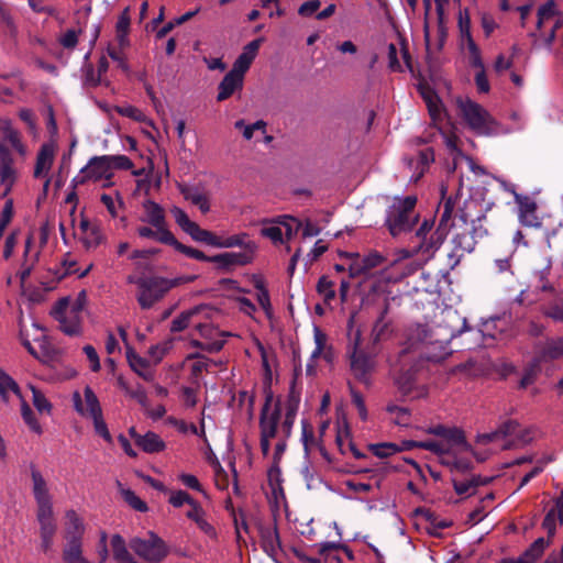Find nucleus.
Listing matches in <instances>:
<instances>
[{
  "label": "nucleus",
  "instance_id": "obj_8",
  "mask_svg": "<svg viewBox=\"0 0 563 563\" xmlns=\"http://www.w3.org/2000/svg\"><path fill=\"white\" fill-rule=\"evenodd\" d=\"M194 253H186V256L202 262L216 263L220 269L229 271L235 266H244L252 262V251L227 252L213 256H208L203 252L190 246Z\"/></svg>",
  "mask_w": 563,
  "mask_h": 563
},
{
  "label": "nucleus",
  "instance_id": "obj_7",
  "mask_svg": "<svg viewBox=\"0 0 563 563\" xmlns=\"http://www.w3.org/2000/svg\"><path fill=\"white\" fill-rule=\"evenodd\" d=\"M130 548L146 563H161L169 553L166 542L154 532L148 533V539H131Z\"/></svg>",
  "mask_w": 563,
  "mask_h": 563
},
{
  "label": "nucleus",
  "instance_id": "obj_44",
  "mask_svg": "<svg viewBox=\"0 0 563 563\" xmlns=\"http://www.w3.org/2000/svg\"><path fill=\"white\" fill-rule=\"evenodd\" d=\"M187 234L197 242L206 243L216 247L218 246L219 236L211 231L200 228L197 223H195Z\"/></svg>",
  "mask_w": 563,
  "mask_h": 563
},
{
  "label": "nucleus",
  "instance_id": "obj_13",
  "mask_svg": "<svg viewBox=\"0 0 563 563\" xmlns=\"http://www.w3.org/2000/svg\"><path fill=\"white\" fill-rule=\"evenodd\" d=\"M341 256L353 260L349 268L351 277L366 275L369 271L383 265L387 261V258L377 251H372L364 256L357 253H341Z\"/></svg>",
  "mask_w": 563,
  "mask_h": 563
},
{
  "label": "nucleus",
  "instance_id": "obj_3",
  "mask_svg": "<svg viewBox=\"0 0 563 563\" xmlns=\"http://www.w3.org/2000/svg\"><path fill=\"white\" fill-rule=\"evenodd\" d=\"M446 187L441 186V202L438 207L441 210L438 228L427 238L419 241L416 252H420L427 260L431 258L443 244L449 231L456 227L453 221V212L459 201L457 196H445Z\"/></svg>",
  "mask_w": 563,
  "mask_h": 563
},
{
  "label": "nucleus",
  "instance_id": "obj_63",
  "mask_svg": "<svg viewBox=\"0 0 563 563\" xmlns=\"http://www.w3.org/2000/svg\"><path fill=\"white\" fill-rule=\"evenodd\" d=\"M172 214L175 218L176 223L188 233L189 230L195 225L196 222L191 221L187 213L179 207H173L170 209Z\"/></svg>",
  "mask_w": 563,
  "mask_h": 563
},
{
  "label": "nucleus",
  "instance_id": "obj_25",
  "mask_svg": "<svg viewBox=\"0 0 563 563\" xmlns=\"http://www.w3.org/2000/svg\"><path fill=\"white\" fill-rule=\"evenodd\" d=\"M563 358V336L548 339L537 352L536 362H552Z\"/></svg>",
  "mask_w": 563,
  "mask_h": 563
},
{
  "label": "nucleus",
  "instance_id": "obj_5",
  "mask_svg": "<svg viewBox=\"0 0 563 563\" xmlns=\"http://www.w3.org/2000/svg\"><path fill=\"white\" fill-rule=\"evenodd\" d=\"M423 360L410 357L409 350H401L394 365V380L402 396L410 395L416 387V375L420 369Z\"/></svg>",
  "mask_w": 563,
  "mask_h": 563
},
{
  "label": "nucleus",
  "instance_id": "obj_11",
  "mask_svg": "<svg viewBox=\"0 0 563 563\" xmlns=\"http://www.w3.org/2000/svg\"><path fill=\"white\" fill-rule=\"evenodd\" d=\"M459 108L463 119L472 130L484 132L489 128L492 118L481 104L470 99L459 100Z\"/></svg>",
  "mask_w": 563,
  "mask_h": 563
},
{
  "label": "nucleus",
  "instance_id": "obj_24",
  "mask_svg": "<svg viewBox=\"0 0 563 563\" xmlns=\"http://www.w3.org/2000/svg\"><path fill=\"white\" fill-rule=\"evenodd\" d=\"M54 158L55 145L53 143L42 144L36 155V163L33 176L35 178L46 177L53 166Z\"/></svg>",
  "mask_w": 563,
  "mask_h": 563
},
{
  "label": "nucleus",
  "instance_id": "obj_55",
  "mask_svg": "<svg viewBox=\"0 0 563 563\" xmlns=\"http://www.w3.org/2000/svg\"><path fill=\"white\" fill-rule=\"evenodd\" d=\"M21 404V415L24 420V422L29 426V428L35 432L36 434H42L43 430L40 424V422L36 420L34 412L32 411L31 407L27 405V402L22 398Z\"/></svg>",
  "mask_w": 563,
  "mask_h": 563
},
{
  "label": "nucleus",
  "instance_id": "obj_22",
  "mask_svg": "<svg viewBox=\"0 0 563 563\" xmlns=\"http://www.w3.org/2000/svg\"><path fill=\"white\" fill-rule=\"evenodd\" d=\"M302 427V433H301V440L303 443V448L307 454H310L312 451L318 450L321 454V456L328 462L332 463L333 460L330 455V453L327 451L325 446L322 443L321 439H317L314 437L313 427L311 423H309L307 420H303L301 423Z\"/></svg>",
  "mask_w": 563,
  "mask_h": 563
},
{
  "label": "nucleus",
  "instance_id": "obj_15",
  "mask_svg": "<svg viewBox=\"0 0 563 563\" xmlns=\"http://www.w3.org/2000/svg\"><path fill=\"white\" fill-rule=\"evenodd\" d=\"M18 173L10 150L0 143V185L4 187L2 198L7 197L16 181Z\"/></svg>",
  "mask_w": 563,
  "mask_h": 563
},
{
  "label": "nucleus",
  "instance_id": "obj_36",
  "mask_svg": "<svg viewBox=\"0 0 563 563\" xmlns=\"http://www.w3.org/2000/svg\"><path fill=\"white\" fill-rule=\"evenodd\" d=\"M186 517L192 520L198 528L208 536H216V530L206 519V512L201 505L196 500L186 512Z\"/></svg>",
  "mask_w": 563,
  "mask_h": 563
},
{
  "label": "nucleus",
  "instance_id": "obj_41",
  "mask_svg": "<svg viewBox=\"0 0 563 563\" xmlns=\"http://www.w3.org/2000/svg\"><path fill=\"white\" fill-rule=\"evenodd\" d=\"M13 393L22 399L18 383L0 367V397L3 402H9V393Z\"/></svg>",
  "mask_w": 563,
  "mask_h": 563
},
{
  "label": "nucleus",
  "instance_id": "obj_18",
  "mask_svg": "<svg viewBox=\"0 0 563 563\" xmlns=\"http://www.w3.org/2000/svg\"><path fill=\"white\" fill-rule=\"evenodd\" d=\"M84 396L85 405L82 402L80 394L78 391L74 393L73 400L76 411L81 416H88L90 418H95L97 416L102 415V409L98 400V397L89 386L85 388Z\"/></svg>",
  "mask_w": 563,
  "mask_h": 563
},
{
  "label": "nucleus",
  "instance_id": "obj_30",
  "mask_svg": "<svg viewBox=\"0 0 563 563\" xmlns=\"http://www.w3.org/2000/svg\"><path fill=\"white\" fill-rule=\"evenodd\" d=\"M242 87L243 78L235 75V73L229 71L219 84L217 100L224 101L229 99L236 90H241Z\"/></svg>",
  "mask_w": 563,
  "mask_h": 563
},
{
  "label": "nucleus",
  "instance_id": "obj_62",
  "mask_svg": "<svg viewBox=\"0 0 563 563\" xmlns=\"http://www.w3.org/2000/svg\"><path fill=\"white\" fill-rule=\"evenodd\" d=\"M32 393H33V405L40 412H46L51 413L52 411V404L47 400L45 395L35 388L34 386H31Z\"/></svg>",
  "mask_w": 563,
  "mask_h": 563
},
{
  "label": "nucleus",
  "instance_id": "obj_26",
  "mask_svg": "<svg viewBox=\"0 0 563 563\" xmlns=\"http://www.w3.org/2000/svg\"><path fill=\"white\" fill-rule=\"evenodd\" d=\"M31 477L33 482V494L36 506L38 507L52 505V497L48 492L47 483L35 465H31Z\"/></svg>",
  "mask_w": 563,
  "mask_h": 563
},
{
  "label": "nucleus",
  "instance_id": "obj_59",
  "mask_svg": "<svg viewBox=\"0 0 563 563\" xmlns=\"http://www.w3.org/2000/svg\"><path fill=\"white\" fill-rule=\"evenodd\" d=\"M122 496L124 501L132 507L134 510L145 512L148 507L145 501H143L131 489H123Z\"/></svg>",
  "mask_w": 563,
  "mask_h": 563
},
{
  "label": "nucleus",
  "instance_id": "obj_4",
  "mask_svg": "<svg viewBox=\"0 0 563 563\" xmlns=\"http://www.w3.org/2000/svg\"><path fill=\"white\" fill-rule=\"evenodd\" d=\"M416 203L417 198L408 196L395 201L389 208L386 227L394 238L410 231L418 222L419 216L415 210Z\"/></svg>",
  "mask_w": 563,
  "mask_h": 563
},
{
  "label": "nucleus",
  "instance_id": "obj_40",
  "mask_svg": "<svg viewBox=\"0 0 563 563\" xmlns=\"http://www.w3.org/2000/svg\"><path fill=\"white\" fill-rule=\"evenodd\" d=\"M444 441L451 446L452 451L473 452L471 444L466 441L465 433L462 429L450 428Z\"/></svg>",
  "mask_w": 563,
  "mask_h": 563
},
{
  "label": "nucleus",
  "instance_id": "obj_2",
  "mask_svg": "<svg viewBox=\"0 0 563 563\" xmlns=\"http://www.w3.org/2000/svg\"><path fill=\"white\" fill-rule=\"evenodd\" d=\"M197 279L196 275L180 276L176 278H165L162 276H129L128 282L137 287L136 300L144 310L151 309L159 302L169 290L184 284L192 283Z\"/></svg>",
  "mask_w": 563,
  "mask_h": 563
},
{
  "label": "nucleus",
  "instance_id": "obj_49",
  "mask_svg": "<svg viewBox=\"0 0 563 563\" xmlns=\"http://www.w3.org/2000/svg\"><path fill=\"white\" fill-rule=\"evenodd\" d=\"M187 360H195L191 365V375L195 377H199L205 372H209L210 364L213 362L200 353H191L187 356Z\"/></svg>",
  "mask_w": 563,
  "mask_h": 563
},
{
  "label": "nucleus",
  "instance_id": "obj_51",
  "mask_svg": "<svg viewBox=\"0 0 563 563\" xmlns=\"http://www.w3.org/2000/svg\"><path fill=\"white\" fill-rule=\"evenodd\" d=\"M247 238L246 233L235 234L228 238L219 236L218 246L217 247H234V246H244L247 249L246 251L253 252L252 243H245V239Z\"/></svg>",
  "mask_w": 563,
  "mask_h": 563
},
{
  "label": "nucleus",
  "instance_id": "obj_32",
  "mask_svg": "<svg viewBox=\"0 0 563 563\" xmlns=\"http://www.w3.org/2000/svg\"><path fill=\"white\" fill-rule=\"evenodd\" d=\"M180 192L187 201L197 206L203 214L210 211V197L207 192L188 186H181Z\"/></svg>",
  "mask_w": 563,
  "mask_h": 563
},
{
  "label": "nucleus",
  "instance_id": "obj_56",
  "mask_svg": "<svg viewBox=\"0 0 563 563\" xmlns=\"http://www.w3.org/2000/svg\"><path fill=\"white\" fill-rule=\"evenodd\" d=\"M368 450L377 457L384 459L388 457L397 452H400L402 449L398 448L395 443H377L369 444Z\"/></svg>",
  "mask_w": 563,
  "mask_h": 563
},
{
  "label": "nucleus",
  "instance_id": "obj_14",
  "mask_svg": "<svg viewBox=\"0 0 563 563\" xmlns=\"http://www.w3.org/2000/svg\"><path fill=\"white\" fill-rule=\"evenodd\" d=\"M139 227L136 233L143 239H153L162 244L170 245L181 254L194 253L190 246L180 243L167 227Z\"/></svg>",
  "mask_w": 563,
  "mask_h": 563
},
{
  "label": "nucleus",
  "instance_id": "obj_23",
  "mask_svg": "<svg viewBox=\"0 0 563 563\" xmlns=\"http://www.w3.org/2000/svg\"><path fill=\"white\" fill-rule=\"evenodd\" d=\"M34 244V234L31 232L27 234L25 240L24 253H23V262L21 265V271L19 272V278L21 284H24L27 278L31 276L32 271L35 265L40 261L41 251H35L32 253L31 249Z\"/></svg>",
  "mask_w": 563,
  "mask_h": 563
},
{
  "label": "nucleus",
  "instance_id": "obj_10",
  "mask_svg": "<svg viewBox=\"0 0 563 563\" xmlns=\"http://www.w3.org/2000/svg\"><path fill=\"white\" fill-rule=\"evenodd\" d=\"M51 316L58 321L59 329L67 335L81 333V316L68 310V298H60L51 311Z\"/></svg>",
  "mask_w": 563,
  "mask_h": 563
},
{
  "label": "nucleus",
  "instance_id": "obj_31",
  "mask_svg": "<svg viewBox=\"0 0 563 563\" xmlns=\"http://www.w3.org/2000/svg\"><path fill=\"white\" fill-rule=\"evenodd\" d=\"M261 543L264 551L275 554L280 549V540L276 525L262 526L260 528Z\"/></svg>",
  "mask_w": 563,
  "mask_h": 563
},
{
  "label": "nucleus",
  "instance_id": "obj_21",
  "mask_svg": "<svg viewBox=\"0 0 563 563\" xmlns=\"http://www.w3.org/2000/svg\"><path fill=\"white\" fill-rule=\"evenodd\" d=\"M335 444L342 455H345L350 452L356 460L366 457V455L362 453L354 444L349 424L345 421L342 426L338 424Z\"/></svg>",
  "mask_w": 563,
  "mask_h": 563
},
{
  "label": "nucleus",
  "instance_id": "obj_1",
  "mask_svg": "<svg viewBox=\"0 0 563 563\" xmlns=\"http://www.w3.org/2000/svg\"><path fill=\"white\" fill-rule=\"evenodd\" d=\"M265 401L260 413V446L262 454L268 456L271 451V440L280 435L278 442L275 445L274 451V464L278 465L285 450L286 442L289 437L280 433L278 428L282 419V407L280 401L277 400L274 405V394L271 387V377L267 378L264 386Z\"/></svg>",
  "mask_w": 563,
  "mask_h": 563
},
{
  "label": "nucleus",
  "instance_id": "obj_54",
  "mask_svg": "<svg viewBox=\"0 0 563 563\" xmlns=\"http://www.w3.org/2000/svg\"><path fill=\"white\" fill-rule=\"evenodd\" d=\"M340 550L344 551L350 559L353 558L351 550L347 547L342 545L340 543L324 542L318 545V553L321 556H324L325 559L332 558L338 560V558L333 555V553Z\"/></svg>",
  "mask_w": 563,
  "mask_h": 563
},
{
  "label": "nucleus",
  "instance_id": "obj_42",
  "mask_svg": "<svg viewBox=\"0 0 563 563\" xmlns=\"http://www.w3.org/2000/svg\"><path fill=\"white\" fill-rule=\"evenodd\" d=\"M110 545L112 550V556L117 563H122L132 556L122 536L113 534L110 541Z\"/></svg>",
  "mask_w": 563,
  "mask_h": 563
},
{
  "label": "nucleus",
  "instance_id": "obj_35",
  "mask_svg": "<svg viewBox=\"0 0 563 563\" xmlns=\"http://www.w3.org/2000/svg\"><path fill=\"white\" fill-rule=\"evenodd\" d=\"M299 406V398L295 396L292 393L288 396L286 402V412L284 416V420L279 422L278 428L280 429V433L285 434V437H290L292 426L295 422V417L297 415Z\"/></svg>",
  "mask_w": 563,
  "mask_h": 563
},
{
  "label": "nucleus",
  "instance_id": "obj_64",
  "mask_svg": "<svg viewBox=\"0 0 563 563\" xmlns=\"http://www.w3.org/2000/svg\"><path fill=\"white\" fill-rule=\"evenodd\" d=\"M253 60V58L242 53L234 62L230 71L235 73V75H239L241 78H244V74L249 70Z\"/></svg>",
  "mask_w": 563,
  "mask_h": 563
},
{
  "label": "nucleus",
  "instance_id": "obj_9",
  "mask_svg": "<svg viewBox=\"0 0 563 563\" xmlns=\"http://www.w3.org/2000/svg\"><path fill=\"white\" fill-rule=\"evenodd\" d=\"M429 338V330L426 325L415 324L406 330V341L402 350L410 351V357L428 362L439 363L441 357L432 356L424 351V343Z\"/></svg>",
  "mask_w": 563,
  "mask_h": 563
},
{
  "label": "nucleus",
  "instance_id": "obj_37",
  "mask_svg": "<svg viewBox=\"0 0 563 563\" xmlns=\"http://www.w3.org/2000/svg\"><path fill=\"white\" fill-rule=\"evenodd\" d=\"M67 543L63 549V560L65 563H90L82 555L81 539H66Z\"/></svg>",
  "mask_w": 563,
  "mask_h": 563
},
{
  "label": "nucleus",
  "instance_id": "obj_20",
  "mask_svg": "<svg viewBox=\"0 0 563 563\" xmlns=\"http://www.w3.org/2000/svg\"><path fill=\"white\" fill-rule=\"evenodd\" d=\"M129 434L135 444L145 453H158L165 450L166 444L155 432L148 431L145 434H139L134 427L130 428Z\"/></svg>",
  "mask_w": 563,
  "mask_h": 563
},
{
  "label": "nucleus",
  "instance_id": "obj_16",
  "mask_svg": "<svg viewBox=\"0 0 563 563\" xmlns=\"http://www.w3.org/2000/svg\"><path fill=\"white\" fill-rule=\"evenodd\" d=\"M389 310V299L385 298L383 307L380 308L377 319L375 320L371 331L373 345H376L377 343L383 341H387L388 339L391 338L394 333L393 320L387 318Z\"/></svg>",
  "mask_w": 563,
  "mask_h": 563
},
{
  "label": "nucleus",
  "instance_id": "obj_46",
  "mask_svg": "<svg viewBox=\"0 0 563 563\" xmlns=\"http://www.w3.org/2000/svg\"><path fill=\"white\" fill-rule=\"evenodd\" d=\"M519 428V423L516 420H507L503 422L496 431L484 434L482 438L485 442H490L498 437H507L517 434V430Z\"/></svg>",
  "mask_w": 563,
  "mask_h": 563
},
{
  "label": "nucleus",
  "instance_id": "obj_6",
  "mask_svg": "<svg viewBox=\"0 0 563 563\" xmlns=\"http://www.w3.org/2000/svg\"><path fill=\"white\" fill-rule=\"evenodd\" d=\"M362 332L357 329L351 338L349 346L350 367L353 376L361 383L368 385L372 372L374 371V355L361 347Z\"/></svg>",
  "mask_w": 563,
  "mask_h": 563
},
{
  "label": "nucleus",
  "instance_id": "obj_33",
  "mask_svg": "<svg viewBox=\"0 0 563 563\" xmlns=\"http://www.w3.org/2000/svg\"><path fill=\"white\" fill-rule=\"evenodd\" d=\"M126 360L130 367L144 380L152 382L154 379V373L148 371L150 362L140 356L133 349H128Z\"/></svg>",
  "mask_w": 563,
  "mask_h": 563
},
{
  "label": "nucleus",
  "instance_id": "obj_48",
  "mask_svg": "<svg viewBox=\"0 0 563 563\" xmlns=\"http://www.w3.org/2000/svg\"><path fill=\"white\" fill-rule=\"evenodd\" d=\"M254 287L257 290V301H258L260 306L266 312V314L269 317L272 314V303H271L269 292L265 286L264 279L261 277L255 278Z\"/></svg>",
  "mask_w": 563,
  "mask_h": 563
},
{
  "label": "nucleus",
  "instance_id": "obj_50",
  "mask_svg": "<svg viewBox=\"0 0 563 563\" xmlns=\"http://www.w3.org/2000/svg\"><path fill=\"white\" fill-rule=\"evenodd\" d=\"M453 243L462 252L471 253L475 249L476 240L470 231H464L455 234Z\"/></svg>",
  "mask_w": 563,
  "mask_h": 563
},
{
  "label": "nucleus",
  "instance_id": "obj_28",
  "mask_svg": "<svg viewBox=\"0 0 563 563\" xmlns=\"http://www.w3.org/2000/svg\"><path fill=\"white\" fill-rule=\"evenodd\" d=\"M516 202L519 205L520 221L525 225L537 227L539 219L537 217V203L528 196L516 195Z\"/></svg>",
  "mask_w": 563,
  "mask_h": 563
},
{
  "label": "nucleus",
  "instance_id": "obj_52",
  "mask_svg": "<svg viewBox=\"0 0 563 563\" xmlns=\"http://www.w3.org/2000/svg\"><path fill=\"white\" fill-rule=\"evenodd\" d=\"M548 545L549 541L547 542L543 538H538L521 556L531 563H536Z\"/></svg>",
  "mask_w": 563,
  "mask_h": 563
},
{
  "label": "nucleus",
  "instance_id": "obj_12",
  "mask_svg": "<svg viewBox=\"0 0 563 563\" xmlns=\"http://www.w3.org/2000/svg\"><path fill=\"white\" fill-rule=\"evenodd\" d=\"M36 519L40 525L41 549L46 553L51 550L57 531L53 505L38 506L36 508Z\"/></svg>",
  "mask_w": 563,
  "mask_h": 563
},
{
  "label": "nucleus",
  "instance_id": "obj_34",
  "mask_svg": "<svg viewBox=\"0 0 563 563\" xmlns=\"http://www.w3.org/2000/svg\"><path fill=\"white\" fill-rule=\"evenodd\" d=\"M80 230L81 241L86 249H96L102 243L103 234L98 225L91 224L88 220H81Z\"/></svg>",
  "mask_w": 563,
  "mask_h": 563
},
{
  "label": "nucleus",
  "instance_id": "obj_19",
  "mask_svg": "<svg viewBox=\"0 0 563 563\" xmlns=\"http://www.w3.org/2000/svg\"><path fill=\"white\" fill-rule=\"evenodd\" d=\"M81 174L84 176L82 179L79 180L80 184L88 179H92L95 181L102 178L110 179L112 177V172L110 169L108 157L106 155L92 157L88 165L81 169Z\"/></svg>",
  "mask_w": 563,
  "mask_h": 563
},
{
  "label": "nucleus",
  "instance_id": "obj_39",
  "mask_svg": "<svg viewBox=\"0 0 563 563\" xmlns=\"http://www.w3.org/2000/svg\"><path fill=\"white\" fill-rule=\"evenodd\" d=\"M490 478H482L481 476L473 475L465 481L452 479L453 488L457 495L472 496L475 494L476 488L481 485H487Z\"/></svg>",
  "mask_w": 563,
  "mask_h": 563
},
{
  "label": "nucleus",
  "instance_id": "obj_61",
  "mask_svg": "<svg viewBox=\"0 0 563 563\" xmlns=\"http://www.w3.org/2000/svg\"><path fill=\"white\" fill-rule=\"evenodd\" d=\"M81 30H67L58 37V43L66 49H74L78 44V37Z\"/></svg>",
  "mask_w": 563,
  "mask_h": 563
},
{
  "label": "nucleus",
  "instance_id": "obj_58",
  "mask_svg": "<svg viewBox=\"0 0 563 563\" xmlns=\"http://www.w3.org/2000/svg\"><path fill=\"white\" fill-rule=\"evenodd\" d=\"M130 27V14L129 9L126 8L120 15L117 22V34L120 46L125 45L126 43V34Z\"/></svg>",
  "mask_w": 563,
  "mask_h": 563
},
{
  "label": "nucleus",
  "instance_id": "obj_47",
  "mask_svg": "<svg viewBox=\"0 0 563 563\" xmlns=\"http://www.w3.org/2000/svg\"><path fill=\"white\" fill-rule=\"evenodd\" d=\"M201 308L196 307L188 311L181 312L176 319L172 321L170 331L180 332L187 329L191 324V320L200 312Z\"/></svg>",
  "mask_w": 563,
  "mask_h": 563
},
{
  "label": "nucleus",
  "instance_id": "obj_17",
  "mask_svg": "<svg viewBox=\"0 0 563 563\" xmlns=\"http://www.w3.org/2000/svg\"><path fill=\"white\" fill-rule=\"evenodd\" d=\"M479 207L477 201L470 199L465 200L462 207L455 208L453 212V217L457 218L460 222H462V227L466 225L468 222L472 223V230L470 231L475 238L483 236L487 234V230L483 229L482 225H476V222H481L485 219V214L478 216L476 219H472V210Z\"/></svg>",
  "mask_w": 563,
  "mask_h": 563
},
{
  "label": "nucleus",
  "instance_id": "obj_60",
  "mask_svg": "<svg viewBox=\"0 0 563 563\" xmlns=\"http://www.w3.org/2000/svg\"><path fill=\"white\" fill-rule=\"evenodd\" d=\"M195 327L199 334L207 341L221 340L220 338L224 335L218 328L210 323L198 322Z\"/></svg>",
  "mask_w": 563,
  "mask_h": 563
},
{
  "label": "nucleus",
  "instance_id": "obj_45",
  "mask_svg": "<svg viewBox=\"0 0 563 563\" xmlns=\"http://www.w3.org/2000/svg\"><path fill=\"white\" fill-rule=\"evenodd\" d=\"M335 284L325 275L321 276L317 283V292L323 298L325 305H330L335 298Z\"/></svg>",
  "mask_w": 563,
  "mask_h": 563
},
{
  "label": "nucleus",
  "instance_id": "obj_53",
  "mask_svg": "<svg viewBox=\"0 0 563 563\" xmlns=\"http://www.w3.org/2000/svg\"><path fill=\"white\" fill-rule=\"evenodd\" d=\"M82 82L84 86L96 88L103 82L101 76L95 70L91 63H85L82 66Z\"/></svg>",
  "mask_w": 563,
  "mask_h": 563
},
{
  "label": "nucleus",
  "instance_id": "obj_38",
  "mask_svg": "<svg viewBox=\"0 0 563 563\" xmlns=\"http://www.w3.org/2000/svg\"><path fill=\"white\" fill-rule=\"evenodd\" d=\"M65 539H82L85 527L81 518L74 509H69L65 514Z\"/></svg>",
  "mask_w": 563,
  "mask_h": 563
},
{
  "label": "nucleus",
  "instance_id": "obj_27",
  "mask_svg": "<svg viewBox=\"0 0 563 563\" xmlns=\"http://www.w3.org/2000/svg\"><path fill=\"white\" fill-rule=\"evenodd\" d=\"M563 525V490L554 499V506L551 508L542 522V527L547 530L549 539L555 534L556 525Z\"/></svg>",
  "mask_w": 563,
  "mask_h": 563
},
{
  "label": "nucleus",
  "instance_id": "obj_29",
  "mask_svg": "<svg viewBox=\"0 0 563 563\" xmlns=\"http://www.w3.org/2000/svg\"><path fill=\"white\" fill-rule=\"evenodd\" d=\"M145 217L141 221L148 223L152 227H167L165 210L162 206L153 200H145L143 202Z\"/></svg>",
  "mask_w": 563,
  "mask_h": 563
},
{
  "label": "nucleus",
  "instance_id": "obj_43",
  "mask_svg": "<svg viewBox=\"0 0 563 563\" xmlns=\"http://www.w3.org/2000/svg\"><path fill=\"white\" fill-rule=\"evenodd\" d=\"M556 15V3L554 0H549L538 9L537 29L541 31L542 27L547 23L551 22Z\"/></svg>",
  "mask_w": 563,
  "mask_h": 563
},
{
  "label": "nucleus",
  "instance_id": "obj_57",
  "mask_svg": "<svg viewBox=\"0 0 563 563\" xmlns=\"http://www.w3.org/2000/svg\"><path fill=\"white\" fill-rule=\"evenodd\" d=\"M386 410L390 415L395 416L394 422L396 424L402 426V427L409 426L411 415H410V411L407 408L399 407V406H396V405H388L386 407Z\"/></svg>",
  "mask_w": 563,
  "mask_h": 563
}]
</instances>
